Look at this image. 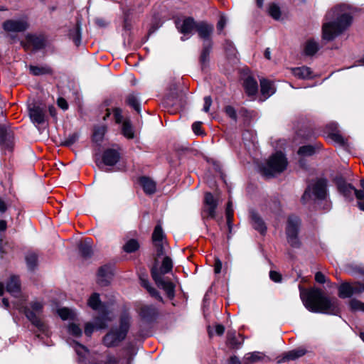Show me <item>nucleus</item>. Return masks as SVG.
<instances>
[{
    "label": "nucleus",
    "instance_id": "nucleus-59",
    "mask_svg": "<svg viewBox=\"0 0 364 364\" xmlns=\"http://www.w3.org/2000/svg\"><path fill=\"white\" fill-rule=\"evenodd\" d=\"M315 280L319 284H324L327 282L326 276L321 272H317L315 274Z\"/></svg>",
    "mask_w": 364,
    "mask_h": 364
},
{
    "label": "nucleus",
    "instance_id": "nucleus-25",
    "mask_svg": "<svg viewBox=\"0 0 364 364\" xmlns=\"http://www.w3.org/2000/svg\"><path fill=\"white\" fill-rule=\"evenodd\" d=\"M337 186L338 191L345 198L352 200V196L355 188L351 184L347 183L345 181L341 179L338 181Z\"/></svg>",
    "mask_w": 364,
    "mask_h": 364
},
{
    "label": "nucleus",
    "instance_id": "nucleus-53",
    "mask_svg": "<svg viewBox=\"0 0 364 364\" xmlns=\"http://www.w3.org/2000/svg\"><path fill=\"white\" fill-rule=\"evenodd\" d=\"M68 331L75 336H80L82 334L81 328L75 323H71L68 326Z\"/></svg>",
    "mask_w": 364,
    "mask_h": 364
},
{
    "label": "nucleus",
    "instance_id": "nucleus-13",
    "mask_svg": "<svg viewBox=\"0 0 364 364\" xmlns=\"http://www.w3.org/2000/svg\"><path fill=\"white\" fill-rule=\"evenodd\" d=\"M213 29L214 27L212 24H209L205 21L197 23V26L196 28V30L198 32L199 37L202 38L204 41V42L211 41L210 36L213 32Z\"/></svg>",
    "mask_w": 364,
    "mask_h": 364
},
{
    "label": "nucleus",
    "instance_id": "nucleus-1",
    "mask_svg": "<svg viewBox=\"0 0 364 364\" xmlns=\"http://www.w3.org/2000/svg\"><path fill=\"white\" fill-rule=\"evenodd\" d=\"M300 298L305 308L313 313L340 316L341 302L336 297L327 296L318 287L305 289L299 286Z\"/></svg>",
    "mask_w": 364,
    "mask_h": 364
},
{
    "label": "nucleus",
    "instance_id": "nucleus-17",
    "mask_svg": "<svg viewBox=\"0 0 364 364\" xmlns=\"http://www.w3.org/2000/svg\"><path fill=\"white\" fill-rule=\"evenodd\" d=\"M166 104L183 107L186 104V95L182 91L176 92V95L171 94L166 97Z\"/></svg>",
    "mask_w": 364,
    "mask_h": 364
},
{
    "label": "nucleus",
    "instance_id": "nucleus-54",
    "mask_svg": "<svg viewBox=\"0 0 364 364\" xmlns=\"http://www.w3.org/2000/svg\"><path fill=\"white\" fill-rule=\"evenodd\" d=\"M226 114L234 121L237 120V113L235 108L230 105L226 106L225 108Z\"/></svg>",
    "mask_w": 364,
    "mask_h": 364
},
{
    "label": "nucleus",
    "instance_id": "nucleus-16",
    "mask_svg": "<svg viewBox=\"0 0 364 364\" xmlns=\"http://www.w3.org/2000/svg\"><path fill=\"white\" fill-rule=\"evenodd\" d=\"M327 181L320 178L312 186L314 195L318 199H323L326 196Z\"/></svg>",
    "mask_w": 364,
    "mask_h": 364
},
{
    "label": "nucleus",
    "instance_id": "nucleus-37",
    "mask_svg": "<svg viewBox=\"0 0 364 364\" xmlns=\"http://www.w3.org/2000/svg\"><path fill=\"white\" fill-rule=\"evenodd\" d=\"M306 350L302 348L294 349L287 353L283 357V361L294 360L305 355Z\"/></svg>",
    "mask_w": 364,
    "mask_h": 364
},
{
    "label": "nucleus",
    "instance_id": "nucleus-21",
    "mask_svg": "<svg viewBox=\"0 0 364 364\" xmlns=\"http://www.w3.org/2000/svg\"><path fill=\"white\" fill-rule=\"evenodd\" d=\"M139 181L146 194L151 195L156 192V184L149 177L141 176L139 178Z\"/></svg>",
    "mask_w": 364,
    "mask_h": 364
},
{
    "label": "nucleus",
    "instance_id": "nucleus-47",
    "mask_svg": "<svg viewBox=\"0 0 364 364\" xmlns=\"http://www.w3.org/2000/svg\"><path fill=\"white\" fill-rule=\"evenodd\" d=\"M269 14L275 20L279 19L281 16V11L279 7L275 4H272L269 6Z\"/></svg>",
    "mask_w": 364,
    "mask_h": 364
},
{
    "label": "nucleus",
    "instance_id": "nucleus-41",
    "mask_svg": "<svg viewBox=\"0 0 364 364\" xmlns=\"http://www.w3.org/2000/svg\"><path fill=\"white\" fill-rule=\"evenodd\" d=\"M26 261L28 268L30 270H33L38 264V256L33 252L28 253L26 256Z\"/></svg>",
    "mask_w": 364,
    "mask_h": 364
},
{
    "label": "nucleus",
    "instance_id": "nucleus-10",
    "mask_svg": "<svg viewBox=\"0 0 364 364\" xmlns=\"http://www.w3.org/2000/svg\"><path fill=\"white\" fill-rule=\"evenodd\" d=\"M134 355L135 353L132 348L127 349L125 355L120 358L109 354L106 356L105 364H130Z\"/></svg>",
    "mask_w": 364,
    "mask_h": 364
},
{
    "label": "nucleus",
    "instance_id": "nucleus-27",
    "mask_svg": "<svg viewBox=\"0 0 364 364\" xmlns=\"http://www.w3.org/2000/svg\"><path fill=\"white\" fill-rule=\"evenodd\" d=\"M260 90L265 99L270 97L275 92L272 82L267 79L260 80Z\"/></svg>",
    "mask_w": 364,
    "mask_h": 364
},
{
    "label": "nucleus",
    "instance_id": "nucleus-62",
    "mask_svg": "<svg viewBox=\"0 0 364 364\" xmlns=\"http://www.w3.org/2000/svg\"><path fill=\"white\" fill-rule=\"evenodd\" d=\"M192 129L193 132L197 135H200L203 134L201 131V122H196L192 125Z\"/></svg>",
    "mask_w": 364,
    "mask_h": 364
},
{
    "label": "nucleus",
    "instance_id": "nucleus-5",
    "mask_svg": "<svg viewBox=\"0 0 364 364\" xmlns=\"http://www.w3.org/2000/svg\"><path fill=\"white\" fill-rule=\"evenodd\" d=\"M43 304L40 301H33L28 306L24 307V314L26 318L42 333H46L47 326L41 318Z\"/></svg>",
    "mask_w": 364,
    "mask_h": 364
},
{
    "label": "nucleus",
    "instance_id": "nucleus-39",
    "mask_svg": "<svg viewBox=\"0 0 364 364\" xmlns=\"http://www.w3.org/2000/svg\"><path fill=\"white\" fill-rule=\"evenodd\" d=\"M172 268H173L172 259L169 257L166 256L163 259L160 269H158V270H159V274L162 276L163 274L169 273L172 270Z\"/></svg>",
    "mask_w": 364,
    "mask_h": 364
},
{
    "label": "nucleus",
    "instance_id": "nucleus-45",
    "mask_svg": "<svg viewBox=\"0 0 364 364\" xmlns=\"http://www.w3.org/2000/svg\"><path fill=\"white\" fill-rule=\"evenodd\" d=\"M77 354L80 357V362L85 363L86 356L88 354V350L84 346L77 343V346L75 348Z\"/></svg>",
    "mask_w": 364,
    "mask_h": 364
},
{
    "label": "nucleus",
    "instance_id": "nucleus-44",
    "mask_svg": "<svg viewBox=\"0 0 364 364\" xmlns=\"http://www.w3.org/2000/svg\"><path fill=\"white\" fill-rule=\"evenodd\" d=\"M164 238V232L161 225H158L155 227L152 234V240L154 243L162 242Z\"/></svg>",
    "mask_w": 364,
    "mask_h": 364
},
{
    "label": "nucleus",
    "instance_id": "nucleus-23",
    "mask_svg": "<svg viewBox=\"0 0 364 364\" xmlns=\"http://www.w3.org/2000/svg\"><path fill=\"white\" fill-rule=\"evenodd\" d=\"M6 291L11 295L17 297L20 294L21 284L16 276H11L6 284Z\"/></svg>",
    "mask_w": 364,
    "mask_h": 364
},
{
    "label": "nucleus",
    "instance_id": "nucleus-2",
    "mask_svg": "<svg viewBox=\"0 0 364 364\" xmlns=\"http://www.w3.org/2000/svg\"><path fill=\"white\" fill-rule=\"evenodd\" d=\"M353 8L346 4L335 6L325 16L322 26V38L331 41L347 30L353 22Z\"/></svg>",
    "mask_w": 364,
    "mask_h": 364
},
{
    "label": "nucleus",
    "instance_id": "nucleus-48",
    "mask_svg": "<svg viewBox=\"0 0 364 364\" xmlns=\"http://www.w3.org/2000/svg\"><path fill=\"white\" fill-rule=\"evenodd\" d=\"M79 138L77 133L70 134L68 137L63 141L60 144L64 146H70L77 141Z\"/></svg>",
    "mask_w": 364,
    "mask_h": 364
},
{
    "label": "nucleus",
    "instance_id": "nucleus-52",
    "mask_svg": "<svg viewBox=\"0 0 364 364\" xmlns=\"http://www.w3.org/2000/svg\"><path fill=\"white\" fill-rule=\"evenodd\" d=\"M228 341L232 348H237L240 345V343L236 339L235 332H228Z\"/></svg>",
    "mask_w": 364,
    "mask_h": 364
},
{
    "label": "nucleus",
    "instance_id": "nucleus-42",
    "mask_svg": "<svg viewBox=\"0 0 364 364\" xmlns=\"http://www.w3.org/2000/svg\"><path fill=\"white\" fill-rule=\"evenodd\" d=\"M88 306L94 310L99 309L101 304L100 294L98 293H93L87 301Z\"/></svg>",
    "mask_w": 364,
    "mask_h": 364
},
{
    "label": "nucleus",
    "instance_id": "nucleus-49",
    "mask_svg": "<svg viewBox=\"0 0 364 364\" xmlns=\"http://www.w3.org/2000/svg\"><path fill=\"white\" fill-rule=\"evenodd\" d=\"M287 242L293 248H299L301 247V242L298 237V235H287Z\"/></svg>",
    "mask_w": 364,
    "mask_h": 364
},
{
    "label": "nucleus",
    "instance_id": "nucleus-46",
    "mask_svg": "<svg viewBox=\"0 0 364 364\" xmlns=\"http://www.w3.org/2000/svg\"><path fill=\"white\" fill-rule=\"evenodd\" d=\"M315 153V147L311 145L301 146L298 150V154L304 156H309Z\"/></svg>",
    "mask_w": 364,
    "mask_h": 364
},
{
    "label": "nucleus",
    "instance_id": "nucleus-22",
    "mask_svg": "<svg viewBox=\"0 0 364 364\" xmlns=\"http://www.w3.org/2000/svg\"><path fill=\"white\" fill-rule=\"evenodd\" d=\"M251 224L254 229L264 235L266 232L267 227L260 216L255 211L250 212Z\"/></svg>",
    "mask_w": 364,
    "mask_h": 364
},
{
    "label": "nucleus",
    "instance_id": "nucleus-6",
    "mask_svg": "<svg viewBox=\"0 0 364 364\" xmlns=\"http://www.w3.org/2000/svg\"><path fill=\"white\" fill-rule=\"evenodd\" d=\"M151 274L157 286L163 289L169 298H173L174 296L175 286L171 281H166L163 278L159 272L156 264L151 268Z\"/></svg>",
    "mask_w": 364,
    "mask_h": 364
},
{
    "label": "nucleus",
    "instance_id": "nucleus-38",
    "mask_svg": "<svg viewBox=\"0 0 364 364\" xmlns=\"http://www.w3.org/2000/svg\"><path fill=\"white\" fill-rule=\"evenodd\" d=\"M68 35L75 46H78L81 42V31L80 24L77 23L75 28L70 29Z\"/></svg>",
    "mask_w": 364,
    "mask_h": 364
},
{
    "label": "nucleus",
    "instance_id": "nucleus-56",
    "mask_svg": "<svg viewBox=\"0 0 364 364\" xmlns=\"http://www.w3.org/2000/svg\"><path fill=\"white\" fill-rule=\"evenodd\" d=\"M148 292L150 294V295L154 298H156L157 300L162 301L163 299L159 294V291L154 287H151V285L146 289Z\"/></svg>",
    "mask_w": 364,
    "mask_h": 364
},
{
    "label": "nucleus",
    "instance_id": "nucleus-12",
    "mask_svg": "<svg viewBox=\"0 0 364 364\" xmlns=\"http://www.w3.org/2000/svg\"><path fill=\"white\" fill-rule=\"evenodd\" d=\"M29 116L33 122L38 124H43L46 119L44 107L33 104L29 107Z\"/></svg>",
    "mask_w": 364,
    "mask_h": 364
},
{
    "label": "nucleus",
    "instance_id": "nucleus-33",
    "mask_svg": "<svg viewBox=\"0 0 364 364\" xmlns=\"http://www.w3.org/2000/svg\"><path fill=\"white\" fill-rule=\"evenodd\" d=\"M293 75L300 79H307L311 77V71L308 67H299L292 69Z\"/></svg>",
    "mask_w": 364,
    "mask_h": 364
},
{
    "label": "nucleus",
    "instance_id": "nucleus-64",
    "mask_svg": "<svg viewBox=\"0 0 364 364\" xmlns=\"http://www.w3.org/2000/svg\"><path fill=\"white\" fill-rule=\"evenodd\" d=\"M353 193L355 194L356 198L359 201H363L364 200V188H362V190H357L356 188H354Z\"/></svg>",
    "mask_w": 364,
    "mask_h": 364
},
{
    "label": "nucleus",
    "instance_id": "nucleus-32",
    "mask_svg": "<svg viewBox=\"0 0 364 364\" xmlns=\"http://www.w3.org/2000/svg\"><path fill=\"white\" fill-rule=\"evenodd\" d=\"M319 50L318 43L313 39L306 41L304 46V53L306 55L312 56Z\"/></svg>",
    "mask_w": 364,
    "mask_h": 364
},
{
    "label": "nucleus",
    "instance_id": "nucleus-57",
    "mask_svg": "<svg viewBox=\"0 0 364 364\" xmlns=\"http://www.w3.org/2000/svg\"><path fill=\"white\" fill-rule=\"evenodd\" d=\"M148 292L150 294V295L154 298H156L157 300L162 301L163 299L159 294V291L154 287H151V285L146 289Z\"/></svg>",
    "mask_w": 364,
    "mask_h": 364
},
{
    "label": "nucleus",
    "instance_id": "nucleus-36",
    "mask_svg": "<svg viewBox=\"0 0 364 364\" xmlns=\"http://www.w3.org/2000/svg\"><path fill=\"white\" fill-rule=\"evenodd\" d=\"M264 358V354L260 352L247 353L244 358V363L252 364L253 363L262 360Z\"/></svg>",
    "mask_w": 364,
    "mask_h": 364
},
{
    "label": "nucleus",
    "instance_id": "nucleus-3",
    "mask_svg": "<svg viewBox=\"0 0 364 364\" xmlns=\"http://www.w3.org/2000/svg\"><path fill=\"white\" fill-rule=\"evenodd\" d=\"M131 324V316L124 313L119 318V327L112 328L103 338L104 344L107 347L117 346L127 336Z\"/></svg>",
    "mask_w": 364,
    "mask_h": 364
},
{
    "label": "nucleus",
    "instance_id": "nucleus-61",
    "mask_svg": "<svg viewBox=\"0 0 364 364\" xmlns=\"http://www.w3.org/2000/svg\"><path fill=\"white\" fill-rule=\"evenodd\" d=\"M212 105V99L210 96H206L204 97V106H203V111L205 112H208L210 107Z\"/></svg>",
    "mask_w": 364,
    "mask_h": 364
},
{
    "label": "nucleus",
    "instance_id": "nucleus-8",
    "mask_svg": "<svg viewBox=\"0 0 364 364\" xmlns=\"http://www.w3.org/2000/svg\"><path fill=\"white\" fill-rule=\"evenodd\" d=\"M28 26L26 17L16 20H6L2 24L3 28L7 32H23L28 28Z\"/></svg>",
    "mask_w": 364,
    "mask_h": 364
},
{
    "label": "nucleus",
    "instance_id": "nucleus-43",
    "mask_svg": "<svg viewBox=\"0 0 364 364\" xmlns=\"http://www.w3.org/2000/svg\"><path fill=\"white\" fill-rule=\"evenodd\" d=\"M105 132L106 127L104 126L95 128L92 135L93 141H95V142L102 141Z\"/></svg>",
    "mask_w": 364,
    "mask_h": 364
},
{
    "label": "nucleus",
    "instance_id": "nucleus-30",
    "mask_svg": "<svg viewBox=\"0 0 364 364\" xmlns=\"http://www.w3.org/2000/svg\"><path fill=\"white\" fill-rule=\"evenodd\" d=\"M30 73L35 76L43 75H51L53 70L48 65L44 66H29Z\"/></svg>",
    "mask_w": 364,
    "mask_h": 364
},
{
    "label": "nucleus",
    "instance_id": "nucleus-4",
    "mask_svg": "<svg viewBox=\"0 0 364 364\" xmlns=\"http://www.w3.org/2000/svg\"><path fill=\"white\" fill-rule=\"evenodd\" d=\"M287 164L284 155L280 151L277 152L261 166V171L264 176L272 177L283 172L287 168Z\"/></svg>",
    "mask_w": 364,
    "mask_h": 364
},
{
    "label": "nucleus",
    "instance_id": "nucleus-34",
    "mask_svg": "<svg viewBox=\"0 0 364 364\" xmlns=\"http://www.w3.org/2000/svg\"><path fill=\"white\" fill-rule=\"evenodd\" d=\"M122 134L127 139L134 138V131L129 119H125L122 126Z\"/></svg>",
    "mask_w": 364,
    "mask_h": 364
},
{
    "label": "nucleus",
    "instance_id": "nucleus-19",
    "mask_svg": "<svg viewBox=\"0 0 364 364\" xmlns=\"http://www.w3.org/2000/svg\"><path fill=\"white\" fill-rule=\"evenodd\" d=\"M213 47L212 41H208L207 42H203V49L200 56V63L201 65V68L203 70L207 67L209 60H210V53Z\"/></svg>",
    "mask_w": 364,
    "mask_h": 364
},
{
    "label": "nucleus",
    "instance_id": "nucleus-60",
    "mask_svg": "<svg viewBox=\"0 0 364 364\" xmlns=\"http://www.w3.org/2000/svg\"><path fill=\"white\" fill-rule=\"evenodd\" d=\"M269 277L274 282H280L282 281V275L276 271H270Z\"/></svg>",
    "mask_w": 364,
    "mask_h": 364
},
{
    "label": "nucleus",
    "instance_id": "nucleus-7",
    "mask_svg": "<svg viewBox=\"0 0 364 364\" xmlns=\"http://www.w3.org/2000/svg\"><path fill=\"white\" fill-rule=\"evenodd\" d=\"M218 201L211 193H205L201 212L203 219L214 218L216 215Z\"/></svg>",
    "mask_w": 364,
    "mask_h": 364
},
{
    "label": "nucleus",
    "instance_id": "nucleus-31",
    "mask_svg": "<svg viewBox=\"0 0 364 364\" xmlns=\"http://www.w3.org/2000/svg\"><path fill=\"white\" fill-rule=\"evenodd\" d=\"M11 136L10 127L6 124H0V144H7Z\"/></svg>",
    "mask_w": 364,
    "mask_h": 364
},
{
    "label": "nucleus",
    "instance_id": "nucleus-40",
    "mask_svg": "<svg viewBox=\"0 0 364 364\" xmlns=\"http://www.w3.org/2000/svg\"><path fill=\"white\" fill-rule=\"evenodd\" d=\"M139 248V244L135 239L129 240L123 246V250L127 253L136 252Z\"/></svg>",
    "mask_w": 364,
    "mask_h": 364
},
{
    "label": "nucleus",
    "instance_id": "nucleus-18",
    "mask_svg": "<svg viewBox=\"0 0 364 364\" xmlns=\"http://www.w3.org/2000/svg\"><path fill=\"white\" fill-rule=\"evenodd\" d=\"M158 314L157 309L153 305H145L140 308L139 315L146 321H152Z\"/></svg>",
    "mask_w": 364,
    "mask_h": 364
},
{
    "label": "nucleus",
    "instance_id": "nucleus-35",
    "mask_svg": "<svg viewBox=\"0 0 364 364\" xmlns=\"http://www.w3.org/2000/svg\"><path fill=\"white\" fill-rule=\"evenodd\" d=\"M126 103L138 113L141 112V106L136 95L134 93L129 94L126 97Z\"/></svg>",
    "mask_w": 364,
    "mask_h": 364
},
{
    "label": "nucleus",
    "instance_id": "nucleus-29",
    "mask_svg": "<svg viewBox=\"0 0 364 364\" xmlns=\"http://www.w3.org/2000/svg\"><path fill=\"white\" fill-rule=\"evenodd\" d=\"M353 294V286L348 282H343L338 287V296L340 298H349Z\"/></svg>",
    "mask_w": 364,
    "mask_h": 364
},
{
    "label": "nucleus",
    "instance_id": "nucleus-51",
    "mask_svg": "<svg viewBox=\"0 0 364 364\" xmlns=\"http://www.w3.org/2000/svg\"><path fill=\"white\" fill-rule=\"evenodd\" d=\"M226 218H227V223L228 226H230V224L233 218V209H232V203L231 201H228L226 208Z\"/></svg>",
    "mask_w": 364,
    "mask_h": 364
},
{
    "label": "nucleus",
    "instance_id": "nucleus-26",
    "mask_svg": "<svg viewBox=\"0 0 364 364\" xmlns=\"http://www.w3.org/2000/svg\"><path fill=\"white\" fill-rule=\"evenodd\" d=\"M78 249L82 257L85 258L90 257L92 255V241L90 238H86L78 244Z\"/></svg>",
    "mask_w": 364,
    "mask_h": 364
},
{
    "label": "nucleus",
    "instance_id": "nucleus-20",
    "mask_svg": "<svg viewBox=\"0 0 364 364\" xmlns=\"http://www.w3.org/2000/svg\"><path fill=\"white\" fill-rule=\"evenodd\" d=\"M301 221L299 218L295 215H291L288 218L286 234L287 235H298Z\"/></svg>",
    "mask_w": 364,
    "mask_h": 364
},
{
    "label": "nucleus",
    "instance_id": "nucleus-15",
    "mask_svg": "<svg viewBox=\"0 0 364 364\" xmlns=\"http://www.w3.org/2000/svg\"><path fill=\"white\" fill-rule=\"evenodd\" d=\"M120 159L119 153L113 149L105 150L102 154V161L107 166H114Z\"/></svg>",
    "mask_w": 364,
    "mask_h": 364
},
{
    "label": "nucleus",
    "instance_id": "nucleus-50",
    "mask_svg": "<svg viewBox=\"0 0 364 364\" xmlns=\"http://www.w3.org/2000/svg\"><path fill=\"white\" fill-rule=\"evenodd\" d=\"M349 305L350 309L353 311H361L364 312V303L359 300L351 299Z\"/></svg>",
    "mask_w": 364,
    "mask_h": 364
},
{
    "label": "nucleus",
    "instance_id": "nucleus-24",
    "mask_svg": "<svg viewBox=\"0 0 364 364\" xmlns=\"http://www.w3.org/2000/svg\"><path fill=\"white\" fill-rule=\"evenodd\" d=\"M108 311H103L95 318V326L97 329H103L107 327L108 323L112 321Z\"/></svg>",
    "mask_w": 364,
    "mask_h": 364
},
{
    "label": "nucleus",
    "instance_id": "nucleus-14",
    "mask_svg": "<svg viewBox=\"0 0 364 364\" xmlns=\"http://www.w3.org/2000/svg\"><path fill=\"white\" fill-rule=\"evenodd\" d=\"M176 27L178 29L179 32L183 33V35L191 33L192 31L196 29L197 23L195 21L194 18L192 17L186 18L181 23L179 21L176 22Z\"/></svg>",
    "mask_w": 364,
    "mask_h": 364
},
{
    "label": "nucleus",
    "instance_id": "nucleus-58",
    "mask_svg": "<svg viewBox=\"0 0 364 364\" xmlns=\"http://www.w3.org/2000/svg\"><path fill=\"white\" fill-rule=\"evenodd\" d=\"M114 117L116 123L119 124L122 122V110L120 108L116 107L114 109Z\"/></svg>",
    "mask_w": 364,
    "mask_h": 364
},
{
    "label": "nucleus",
    "instance_id": "nucleus-11",
    "mask_svg": "<svg viewBox=\"0 0 364 364\" xmlns=\"http://www.w3.org/2000/svg\"><path fill=\"white\" fill-rule=\"evenodd\" d=\"M26 42H21L22 46L26 49H28L30 46H33L34 50H41L46 46L45 39L41 36L28 34L26 36Z\"/></svg>",
    "mask_w": 364,
    "mask_h": 364
},
{
    "label": "nucleus",
    "instance_id": "nucleus-28",
    "mask_svg": "<svg viewBox=\"0 0 364 364\" xmlns=\"http://www.w3.org/2000/svg\"><path fill=\"white\" fill-rule=\"evenodd\" d=\"M244 87L249 96L256 95L258 90L257 81L252 77H247L244 81Z\"/></svg>",
    "mask_w": 364,
    "mask_h": 364
},
{
    "label": "nucleus",
    "instance_id": "nucleus-63",
    "mask_svg": "<svg viewBox=\"0 0 364 364\" xmlns=\"http://www.w3.org/2000/svg\"><path fill=\"white\" fill-rule=\"evenodd\" d=\"M95 327V325H93L92 323H87L85 326V333L86 336L90 337L93 331H94V328Z\"/></svg>",
    "mask_w": 364,
    "mask_h": 364
},
{
    "label": "nucleus",
    "instance_id": "nucleus-9",
    "mask_svg": "<svg viewBox=\"0 0 364 364\" xmlns=\"http://www.w3.org/2000/svg\"><path fill=\"white\" fill-rule=\"evenodd\" d=\"M113 275V268L110 264L100 267L97 272V282L101 287L107 286Z\"/></svg>",
    "mask_w": 364,
    "mask_h": 364
},
{
    "label": "nucleus",
    "instance_id": "nucleus-55",
    "mask_svg": "<svg viewBox=\"0 0 364 364\" xmlns=\"http://www.w3.org/2000/svg\"><path fill=\"white\" fill-rule=\"evenodd\" d=\"M58 314L62 319L66 320L70 316L71 311L68 308H62L58 310Z\"/></svg>",
    "mask_w": 364,
    "mask_h": 364
}]
</instances>
